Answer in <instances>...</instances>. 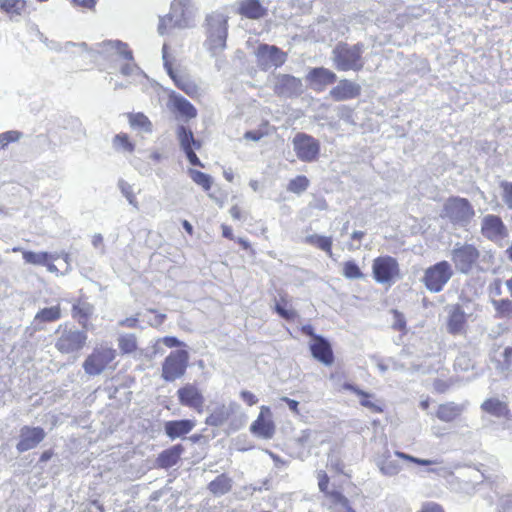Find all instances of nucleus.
<instances>
[{
  "label": "nucleus",
  "instance_id": "nucleus-5",
  "mask_svg": "<svg viewBox=\"0 0 512 512\" xmlns=\"http://www.w3.org/2000/svg\"><path fill=\"white\" fill-rule=\"evenodd\" d=\"M444 214L460 227L467 226L475 215L473 206L466 198L452 197L444 204Z\"/></svg>",
  "mask_w": 512,
  "mask_h": 512
},
{
  "label": "nucleus",
  "instance_id": "nucleus-39",
  "mask_svg": "<svg viewBox=\"0 0 512 512\" xmlns=\"http://www.w3.org/2000/svg\"><path fill=\"white\" fill-rule=\"evenodd\" d=\"M304 242L326 252L329 256H332L331 246H332V238L321 236L318 234H312L305 237Z\"/></svg>",
  "mask_w": 512,
  "mask_h": 512
},
{
  "label": "nucleus",
  "instance_id": "nucleus-62",
  "mask_svg": "<svg viewBox=\"0 0 512 512\" xmlns=\"http://www.w3.org/2000/svg\"><path fill=\"white\" fill-rule=\"evenodd\" d=\"M229 213L234 220H245V216L237 205L232 206Z\"/></svg>",
  "mask_w": 512,
  "mask_h": 512
},
{
  "label": "nucleus",
  "instance_id": "nucleus-11",
  "mask_svg": "<svg viewBox=\"0 0 512 512\" xmlns=\"http://www.w3.org/2000/svg\"><path fill=\"white\" fill-rule=\"evenodd\" d=\"M293 149L297 157L303 162H313L317 159L320 152V143L314 137L298 133L293 138Z\"/></svg>",
  "mask_w": 512,
  "mask_h": 512
},
{
  "label": "nucleus",
  "instance_id": "nucleus-7",
  "mask_svg": "<svg viewBox=\"0 0 512 512\" xmlns=\"http://www.w3.org/2000/svg\"><path fill=\"white\" fill-rule=\"evenodd\" d=\"M188 361L189 353L186 350L170 352L162 364V378L167 382L181 378L186 372Z\"/></svg>",
  "mask_w": 512,
  "mask_h": 512
},
{
  "label": "nucleus",
  "instance_id": "nucleus-29",
  "mask_svg": "<svg viewBox=\"0 0 512 512\" xmlns=\"http://www.w3.org/2000/svg\"><path fill=\"white\" fill-rule=\"evenodd\" d=\"M61 318V308L59 305L46 307L39 310L33 319L35 329H42L41 325L44 323H50L57 321Z\"/></svg>",
  "mask_w": 512,
  "mask_h": 512
},
{
  "label": "nucleus",
  "instance_id": "nucleus-42",
  "mask_svg": "<svg viewBox=\"0 0 512 512\" xmlns=\"http://www.w3.org/2000/svg\"><path fill=\"white\" fill-rule=\"evenodd\" d=\"M113 148L119 152L132 153L135 149V145L129 140V137L125 133H120L114 136L112 140Z\"/></svg>",
  "mask_w": 512,
  "mask_h": 512
},
{
  "label": "nucleus",
  "instance_id": "nucleus-51",
  "mask_svg": "<svg viewBox=\"0 0 512 512\" xmlns=\"http://www.w3.org/2000/svg\"><path fill=\"white\" fill-rule=\"evenodd\" d=\"M502 200L508 209L512 210V182L503 181L501 183Z\"/></svg>",
  "mask_w": 512,
  "mask_h": 512
},
{
  "label": "nucleus",
  "instance_id": "nucleus-12",
  "mask_svg": "<svg viewBox=\"0 0 512 512\" xmlns=\"http://www.w3.org/2000/svg\"><path fill=\"white\" fill-rule=\"evenodd\" d=\"M240 405L235 401L228 404L216 403L210 410L205 423L212 427L223 426L232 416L240 412Z\"/></svg>",
  "mask_w": 512,
  "mask_h": 512
},
{
  "label": "nucleus",
  "instance_id": "nucleus-16",
  "mask_svg": "<svg viewBox=\"0 0 512 512\" xmlns=\"http://www.w3.org/2000/svg\"><path fill=\"white\" fill-rule=\"evenodd\" d=\"M179 403L182 406L194 409L198 413L203 411L205 398L202 392L194 384H186L177 390Z\"/></svg>",
  "mask_w": 512,
  "mask_h": 512
},
{
  "label": "nucleus",
  "instance_id": "nucleus-20",
  "mask_svg": "<svg viewBox=\"0 0 512 512\" xmlns=\"http://www.w3.org/2000/svg\"><path fill=\"white\" fill-rule=\"evenodd\" d=\"M466 314L460 305H452L448 308L447 331L452 335H460L465 332Z\"/></svg>",
  "mask_w": 512,
  "mask_h": 512
},
{
  "label": "nucleus",
  "instance_id": "nucleus-32",
  "mask_svg": "<svg viewBox=\"0 0 512 512\" xmlns=\"http://www.w3.org/2000/svg\"><path fill=\"white\" fill-rule=\"evenodd\" d=\"M481 409L498 418L506 417L509 413L507 404L497 398H489L481 404Z\"/></svg>",
  "mask_w": 512,
  "mask_h": 512
},
{
  "label": "nucleus",
  "instance_id": "nucleus-22",
  "mask_svg": "<svg viewBox=\"0 0 512 512\" xmlns=\"http://www.w3.org/2000/svg\"><path fill=\"white\" fill-rule=\"evenodd\" d=\"M312 356L326 366L334 361L333 351L330 343L322 336H316L315 341L310 344Z\"/></svg>",
  "mask_w": 512,
  "mask_h": 512
},
{
  "label": "nucleus",
  "instance_id": "nucleus-57",
  "mask_svg": "<svg viewBox=\"0 0 512 512\" xmlns=\"http://www.w3.org/2000/svg\"><path fill=\"white\" fill-rule=\"evenodd\" d=\"M419 512H444V509L441 505L435 502H427L422 505Z\"/></svg>",
  "mask_w": 512,
  "mask_h": 512
},
{
  "label": "nucleus",
  "instance_id": "nucleus-4",
  "mask_svg": "<svg viewBox=\"0 0 512 512\" xmlns=\"http://www.w3.org/2000/svg\"><path fill=\"white\" fill-rule=\"evenodd\" d=\"M454 272L448 261H440L424 271L422 282L430 293L441 292L452 278Z\"/></svg>",
  "mask_w": 512,
  "mask_h": 512
},
{
  "label": "nucleus",
  "instance_id": "nucleus-13",
  "mask_svg": "<svg viewBox=\"0 0 512 512\" xmlns=\"http://www.w3.org/2000/svg\"><path fill=\"white\" fill-rule=\"evenodd\" d=\"M274 92L280 97H297L303 92L302 80L289 74H278L275 76Z\"/></svg>",
  "mask_w": 512,
  "mask_h": 512
},
{
  "label": "nucleus",
  "instance_id": "nucleus-15",
  "mask_svg": "<svg viewBox=\"0 0 512 512\" xmlns=\"http://www.w3.org/2000/svg\"><path fill=\"white\" fill-rule=\"evenodd\" d=\"M46 437V432L41 427L23 426L19 432V441L16 449L19 453L36 448Z\"/></svg>",
  "mask_w": 512,
  "mask_h": 512
},
{
  "label": "nucleus",
  "instance_id": "nucleus-25",
  "mask_svg": "<svg viewBox=\"0 0 512 512\" xmlns=\"http://www.w3.org/2000/svg\"><path fill=\"white\" fill-rule=\"evenodd\" d=\"M169 103L173 110L186 120L193 119L197 116L196 108L186 98L176 92H172L169 95Z\"/></svg>",
  "mask_w": 512,
  "mask_h": 512
},
{
  "label": "nucleus",
  "instance_id": "nucleus-30",
  "mask_svg": "<svg viewBox=\"0 0 512 512\" xmlns=\"http://www.w3.org/2000/svg\"><path fill=\"white\" fill-rule=\"evenodd\" d=\"M22 256L26 263L37 266H45V264H48V261H56L60 258L58 252L49 253L44 251H23Z\"/></svg>",
  "mask_w": 512,
  "mask_h": 512
},
{
  "label": "nucleus",
  "instance_id": "nucleus-23",
  "mask_svg": "<svg viewBox=\"0 0 512 512\" xmlns=\"http://www.w3.org/2000/svg\"><path fill=\"white\" fill-rule=\"evenodd\" d=\"M237 12L245 18L257 20L267 14V9L259 0H239L237 2Z\"/></svg>",
  "mask_w": 512,
  "mask_h": 512
},
{
  "label": "nucleus",
  "instance_id": "nucleus-47",
  "mask_svg": "<svg viewBox=\"0 0 512 512\" xmlns=\"http://www.w3.org/2000/svg\"><path fill=\"white\" fill-rule=\"evenodd\" d=\"M308 186L309 180L305 176L299 175L294 179L290 180L287 189L290 192L300 194L304 192L308 188Z\"/></svg>",
  "mask_w": 512,
  "mask_h": 512
},
{
  "label": "nucleus",
  "instance_id": "nucleus-41",
  "mask_svg": "<svg viewBox=\"0 0 512 512\" xmlns=\"http://www.w3.org/2000/svg\"><path fill=\"white\" fill-rule=\"evenodd\" d=\"M332 505L330 506L331 512H355L350 506L349 500L339 492H335L331 495Z\"/></svg>",
  "mask_w": 512,
  "mask_h": 512
},
{
  "label": "nucleus",
  "instance_id": "nucleus-45",
  "mask_svg": "<svg viewBox=\"0 0 512 512\" xmlns=\"http://www.w3.org/2000/svg\"><path fill=\"white\" fill-rule=\"evenodd\" d=\"M190 177L192 180L200 185L205 191H209L212 186V177L198 170L190 169Z\"/></svg>",
  "mask_w": 512,
  "mask_h": 512
},
{
  "label": "nucleus",
  "instance_id": "nucleus-19",
  "mask_svg": "<svg viewBox=\"0 0 512 512\" xmlns=\"http://www.w3.org/2000/svg\"><path fill=\"white\" fill-rule=\"evenodd\" d=\"M360 94L361 86L349 79H341L329 92V96L337 102L357 98Z\"/></svg>",
  "mask_w": 512,
  "mask_h": 512
},
{
  "label": "nucleus",
  "instance_id": "nucleus-36",
  "mask_svg": "<svg viewBox=\"0 0 512 512\" xmlns=\"http://www.w3.org/2000/svg\"><path fill=\"white\" fill-rule=\"evenodd\" d=\"M26 4V0H0V10L13 19L22 15L26 9Z\"/></svg>",
  "mask_w": 512,
  "mask_h": 512
},
{
  "label": "nucleus",
  "instance_id": "nucleus-49",
  "mask_svg": "<svg viewBox=\"0 0 512 512\" xmlns=\"http://www.w3.org/2000/svg\"><path fill=\"white\" fill-rule=\"evenodd\" d=\"M23 134L17 130H10L0 134V150L4 149L9 143L16 142L22 138Z\"/></svg>",
  "mask_w": 512,
  "mask_h": 512
},
{
  "label": "nucleus",
  "instance_id": "nucleus-35",
  "mask_svg": "<svg viewBox=\"0 0 512 512\" xmlns=\"http://www.w3.org/2000/svg\"><path fill=\"white\" fill-rule=\"evenodd\" d=\"M232 488V479L225 474H221L211 481L208 485L209 491L215 496H222L228 493Z\"/></svg>",
  "mask_w": 512,
  "mask_h": 512
},
{
  "label": "nucleus",
  "instance_id": "nucleus-54",
  "mask_svg": "<svg viewBox=\"0 0 512 512\" xmlns=\"http://www.w3.org/2000/svg\"><path fill=\"white\" fill-rule=\"evenodd\" d=\"M167 46L164 45L163 46V49H162V52H163V62H164V68L166 69L168 75L171 77L172 80H174V78H176L178 76V74H176L172 68V65L171 63L168 61V58H167Z\"/></svg>",
  "mask_w": 512,
  "mask_h": 512
},
{
  "label": "nucleus",
  "instance_id": "nucleus-53",
  "mask_svg": "<svg viewBox=\"0 0 512 512\" xmlns=\"http://www.w3.org/2000/svg\"><path fill=\"white\" fill-rule=\"evenodd\" d=\"M276 312L286 320H292L296 317V312L292 309H287L279 303L275 305Z\"/></svg>",
  "mask_w": 512,
  "mask_h": 512
},
{
  "label": "nucleus",
  "instance_id": "nucleus-44",
  "mask_svg": "<svg viewBox=\"0 0 512 512\" xmlns=\"http://www.w3.org/2000/svg\"><path fill=\"white\" fill-rule=\"evenodd\" d=\"M173 81L179 89L184 91L189 96H193L198 92V87L196 84L185 76L178 75L176 78H174Z\"/></svg>",
  "mask_w": 512,
  "mask_h": 512
},
{
  "label": "nucleus",
  "instance_id": "nucleus-50",
  "mask_svg": "<svg viewBox=\"0 0 512 512\" xmlns=\"http://www.w3.org/2000/svg\"><path fill=\"white\" fill-rule=\"evenodd\" d=\"M395 455L398 458L415 463L417 465L429 466V465H434V464L439 463L438 460L421 459V458H417V457H414L412 455H409V454H406V453L400 452V451H396Z\"/></svg>",
  "mask_w": 512,
  "mask_h": 512
},
{
  "label": "nucleus",
  "instance_id": "nucleus-58",
  "mask_svg": "<svg viewBox=\"0 0 512 512\" xmlns=\"http://www.w3.org/2000/svg\"><path fill=\"white\" fill-rule=\"evenodd\" d=\"M240 396L249 406L255 405L258 402V398L250 391H241Z\"/></svg>",
  "mask_w": 512,
  "mask_h": 512
},
{
  "label": "nucleus",
  "instance_id": "nucleus-28",
  "mask_svg": "<svg viewBox=\"0 0 512 512\" xmlns=\"http://www.w3.org/2000/svg\"><path fill=\"white\" fill-rule=\"evenodd\" d=\"M94 306L85 301V300H78L75 302L72 306V317L78 320V323L82 326V328H86L87 322L89 318L94 313Z\"/></svg>",
  "mask_w": 512,
  "mask_h": 512
},
{
  "label": "nucleus",
  "instance_id": "nucleus-21",
  "mask_svg": "<svg viewBox=\"0 0 512 512\" xmlns=\"http://www.w3.org/2000/svg\"><path fill=\"white\" fill-rule=\"evenodd\" d=\"M187 26L188 22L184 17L183 9L173 4L171 7V13L160 18L158 32L163 35L166 32L167 27L186 28Z\"/></svg>",
  "mask_w": 512,
  "mask_h": 512
},
{
  "label": "nucleus",
  "instance_id": "nucleus-14",
  "mask_svg": "<svg viewBox=\"0 0 512 512\" xmlns=\"http://www.w3.org/2000/svg\"><path fill=\"white\" fill-rule=\"evenodd\" d=\"M481 233L492 242H498L508 235L507 228L501 217L494 214H487L482 218Z\"/></svg>",
  "mask_w": 512,
  "mask_h": 512
},
{
  "label": "nucleus",
  "instance_id": "nucleus-60",
  "mask_svg": "<svg viewBox=\"0 0 512 512\" xmlns=\"http://www.w3.org/2000/svg\"><path fill=\"white\" fill-rule=\"evenodd\" d=\"M137 323L138 317L134 316L119 321L118 325L122 327L135 328L137 326Z\"/></svg>",
  "mask_w": 512,
  "mask_h": 512
},
{
  "label": "nucleus",
  "instance_id": "nucleus-34",
  "mask_svg": "<svg viewBox=\"0 0 512 512\" xmlns=\"http://www.w3.org/2000/svg\"><path fill=\"white\" fill-rule=\"evenodd\" d=\"M176 134L183 151L187 149L200 148V142L195 140L192 131L184 125H179L177 127Z\"/></svg>",
  "mask_w": 512,
  "mask_h": 512
},
{
  "label": "nucleus",
  "instance_id": "nucleus-18",
  "mask_svg": "<svg viewBox=\"0 0 512 512\" xmlns=\"http://www.w3.org/2000/svg\"><path fill=\"white\" fill-rule=\"evenodd\" d=\"M95 51L106 57L119 56L123 60H132V51L119 40H106L96 44Z\"/></svg>",
  "mask_w": 512,
  "mask_h": 512
},
{
  "label": "nucleus",
  "instance_id": "nucleus-38",
  "mask_svg": "<svg viewBox=\"0 0 512 512\" xmlns=\"http://www.w3.org/2000/svg\"><path fill=\"white\" fill-rule=\"evenodd\" d=\"M343 388L354 392L358 396H361L360 404L362 406L370 409L373 412H381L382 411V408L378 404L369 400V398L372 397L371 394L359 389L357 386H355L351 383H348V382L343 384Z\"/></svg>",
  "mask_w": 512,
  "mask_h": 512
},
{
  "label": "nucleus",
  "instance_id": "nucleus-2",
  "mask_svg": "<svg viewBox=\"0 0 512 512\" xmlns=\"http://www.w3.org/2000/svg\"><path fill=\"white\" fill-rule=\"evenodd\" d=\"M54 347L62 355H71L74 359L86 346L88 340L87 331L78 329L74 325H59L55 331Z\"/></svg>",
  "mask_w": 512,
  "mask_h": 512
},
{
  "label": "nucleus",
  "instance_id": "nucleus-27",
  "mask_svg": "<svg viewBox=\"0 0 512 512\" xmlns=\"http://www.w3.org/2000/svg\"><path fill=\"white\" fill-rule=\"evenodd\" d=\"M184 452V447L181 444H176L168 449L163 450L157 457V465L160 468H170L178 463L181 455Z\"/></svg>",
  "mask_w": 512,
  "mask_h": 512
},
{
  "label": "nucleus",
  "instance_id": "nucleus-6",
  "mask_svg": "<svg viewBox=\"0 0 512 512\" xmlns=\"http://www.w3.org/2000/svg\"><path fill=\"white\" fill-rule=\"evenodd\" d=\"M480 251L472 244L457 242L451 251V261L456 270L468 274L477 264Z\"/></svg>",
  "mask_w": 512,
  "mask_h": 512
},
{
  "label": "nucleus",
  "instance_id": "nucleus-46",
  "mask_svg": "<svg viewBox=\"0 0 512 512\" xmlns=\"http://www.w3.org/2000/svg\"><path fill=\"white\" fill-rule=\"evenodd\" d=\"M118 188L120 189L122 195L127 199L129 204L138 209V202L133 192L132 186L127 181L120 179L118 181Z\"/></svg>",
  "mask_w": 512,
  "mask_h": 512
},
{
  "label": "nucleus",
  "instance_id": "nucleus-59",
  "mask_svg": "<svg viewBox=\"0 0 512 512\" xmlns=\"http://www.w3.org/2000/svg\"><path fill=\"white\" fill-rule=\"evenodd\" d=\"M187 159L194 166H203L193 149L184 150Z\"/></svg>",
  "mask_w": 512,
  "mask_h": 512
},
{
  "label": "nucleus",
  "instance_id": "nucleus-26",
  "mask_svg": "<svg viewBox=\"0 0 512 512\" xmlns=\"http://www.w3.org/2000/svg\"><path fill=\"white\" fill-rule=\"evenodd\" d=\"M269 411L267 407H262L257 419L251 424L250 431L264 439H270L275 433V426L271 420L265 419L263 411Z\"/></svg>",
  "mask_w": 512,
  "mask_h": 512
},
{
  "label": "nucleus",
  "instance_id": "nucleus-33",
  "mask_svg": "<svg viewBox=\"0 0 512 512\" xmlns=\"http://www.w3.org/2000/svg\"><path fill=\"white\" fill-rule=\"evenodd\" d=\"M376 465L383 475L389 477L397 475L401 470L399 462L391 459L389 453L379 457L376 460Z\"/></svg>",
  "mask_w": 512,
  "mask_h": 512
},
{
  "label": "nucleus",
  "instance_id": "nucleus-48",
  "mask_svg": "<svg viewBox=\"0 0 512 512\" xmlns=\"http://www.w3.org/2000/svg\"><path fill=\"white\" fill-rule=\"evenodd\" d=\"M342 274L348 279H361L364 277V274L361 272L360 268L356 264L355 261H347L343 264Z\"/></svg>",
  "mask_w": 512,
  "mask_h": 512
},
{
  "label": "nucleus",
  "instance_id": "nucleus-63",
  "mask_svg": "<svg viewBox=\"0 0 512 512\" xmlns=\"http://www.w3.org/2000/svg\"><path fill=\"white\" fill-rule=\"evenodd\" d=\"M281 400L287 404V406L289 407V409L292 412L298 413V406H299L298 401H296L294 399H290L288 397H282Z\"/></svg>",
  "mask_w": 512,
  "mask_h": 512
},
{
  "label": "nucleus",
  "instance_id": "nucleus-8",
  "mask_svg": "<svg viewBox=\"0 0 512 512\" xmlns=\"http://www.w3.org/2000/svg\"><path fill=\"white\" fill-rule=\"evenodd\" d=\"M115 358V350L107 347L95 348L83 362V369L89 376H97L104 372L106 367Z\"/></svg>",
  "mask_w": 512,
  "mask_h": 512
},
{
  "label": "nucleus",
  "instance_id": "nucleus-10",
  "mask_svg": "<svg viewBox=\"0 0 512 512\" xmlns=\"http://www.w3.org/2000/svg\"><path fill=\"white\" fill-rule=\"evenodd\" d=\"M255 55L258 67L264 71L282 66L287 59L285 52L275 45L268 44H260L257 47Z\"/></svg>",
  "mask_w": 512,
  "mask_h": 512
},
{
  "label": "nucleus",
  "instance_id": "nucleus-9",
  "mask_svg": "<svg viewBox=\"0 0 512 512\" xmlns=\"http://www.w3.org/2000/svg\"><path fill=\"white\" fill-rule=\"evenodd\" d=\"M372 271L376 282L389 285L400 273L397 260L391 256H380L374 259Z\"/></svg>",
  "mask_w": 512,
  "mask_h": 512
},
{
  "label": "nucleus",
  "instance_id": "nucleus-37",
  "mask_svg": "<svg viewBox=\"0 0 512 512\" xmlns=\"http://www.w3.org/2000/svg\"><path fill=\"white\" fill-rule=\"evenodd\" d=\"M130 126L144 133H152L153 125L146 115L143 113H131L128 115Z\"/></svg>",
  "mask_w": 512,
  "mask_h": 512
},
{
  "label": "nucleus",
  "instance_id": "nucleus-52",
  "mask_svg": "<svg viewBox=\"0 0 512 512\" xmlns=\"http://www.w3.org/2000/svg\"><path fill=\"white\" fill-rule=\"evenodd\" d=\"M127 63L123 64L120 68V72L124 76H131L137 73H140L139 67L134 63V58L132 60H126Z\"/></svg>",
  "mask_w": 512,
  "mask_h": 512
},
{
  "label": "nucleus",
  "instance_id": "nucleus-43",
  "mask_svg": "<svg viewBox=\"0 0 512 512\" xmlns=\"http://www.w3.org/2000/svg\"><path fill=\"white\" fill-rule=\"evenodd\" d=\"M118 346L122 353L129 354L137 349V340L134 334H122L118 338Z\"/></svg>",
  "mask_w": 512,
  "mask_h": 512
},
{
  "label": "nucleus",
  "instance_id": "nucleus-55",
  "mask_svg": "<svg viewBox=\"0 0 512 512\" xmlns=\"http://www.w3.org/2000/svg\"><path fill=\"white\" fill-rule=\"evenodd\" d=\"M318 486L321 492H326L329 484V477L325 471L320 470L317 474Z\"/></svg>",
  "mask_w": 512,
  "mask_h": 512
},
{
  "label": "nucleus",
  "instance_id": "nucleus-56",
  "mask_svg": "<svg viewBox=\"0 0 512 512\" xmlns=\"http://www.w3.org/2000/svg\"><path fill=\"white\" fill-rule=\"evenodd\" d=\"M158 342L163 343L166 347L173 348V347H179L183 345V343L174 336H165L161 339H158Z\"/></svg>",
  "mask_w": 512,
  "mask_h": 512
},
{
  "label": "nucleus",
  "instance_id": "nucleus-24",
  "mask_svg": "<svg viewBox=\"0 0 512 512\" xmlns=\"http://www.w3.org/2000/svg\"><path fill=\"white\" fill-rule=\"evenodd\" d=\"M195 427V421L190 419L171 420L164 424L165 434L172 440L183 437Z\"/></svg>",
  "mask_w": 512,
  "mask_h": 512
},
{
  "label": "nucleus",
  "instance_id": "nucleus-40",
  "mask_svg": "<svg viewBox=\"0 0 512 512\" xmlns=\"http://www.w3.org/2000/svg\"><path fill=\"white\" fill-rule=\"evenodd\" d=\"M320 433L316 430L306 429L296 437V442L303 447H314L322 441L319 439Z\"/></svg>",
  "mask_w": 512,
  "mask_h": 512
},
{
  "label": "nucleus",
  "instance_id": "nucleus-61",
  "mask_svg": "<svg viewBox=\"0 0 512 512\" xmlns=\"http://www.w3.org/2000/svg\"><path fill=\"white\" fill-rule=\"evenodd\" d=\"M40 40L45 43V45L51 49V50H55V51H61L62 50V47L60 45V43L56 42V41H49L46 37L43 36V34L40 35Z\"/></svg>",
  "mask_w": 512,
  "mask_h": 512
},
{
  "label": "nucleus",
  "instance_id": "nucleus-31",
  "mask_svg": "<svg viewBox=\"0 0 512 512\" xmlns=\"http://www.w3.org/2000/svg\"><path fill=\"white\" fill-rule=\"evenodd\" d=\"M464 408V405L448 402L439 405L436 416L441 421L451 422L461 415Z\"/></svg>",
  "mask_w": 512,
  "mask_h": 512
},
{
  "label": "nucleus",
  "instance_id": "nucleus-3",
  "mask_svg": "<svg viewBox=\"0 0 512 512\" xmlns=\"http://www.w3.org/2000/svg\"><path fill=\"white\" fill-rule=\"evenodd\" d=\"M207 39L205 46L212 56L221 53L226 47L227 17L223 13L213 12L206 18Z\"/></svg>",
  "mask_w": 512,
  "mask_h": 512
},
{
  "label": "nucleus",
  "instance_id": "nucleus-17",
  "mask_svg": "<svg viewBox=\"0 0 512 512\" xmlns=\"http://www.w3.org/2000/svg\"><path fill=\"white\" fill-rule=\"evenodd\" d=\"M306 79L310 82L312 89L323 91L326 86L337 81V75L328 68L315 67L308 72Z\"/></svg>",
  "mask_w": 512,
  "mask_h": 512
},
{
  "label": "nucleus",
  "instance_id": "nucleus-1",
  "mask_svg": "<svg viewBox=\"0 0 512 512\" xmlns=\"http://www.w3.org/2000/svg\"><path fill=\"white\" fill-rule=\"evenodd\" d=\"M365 45L363 43L349 44L339 42L331 51V61L337 71L359 72L365 65L363 53Z\"/></svg>",
  "mask_w": 512,
  "mask_h": 512
},
{
  "label": "nucleus",
  "instance_id": "nucleus-64",
  "mask_svg": "<svg viewBox=\"0 0 512 512\" xmlns=\"http://www.w3.org/2000/svg\"><path fill=\"white\" fill-rule=\"evenodd\" d=\"M263 134L260 131H247L244 134V138L251 141H259Z\"/></svg>",
  "mask_w": 512,
  "mask_h": 512
}]
</instances>
